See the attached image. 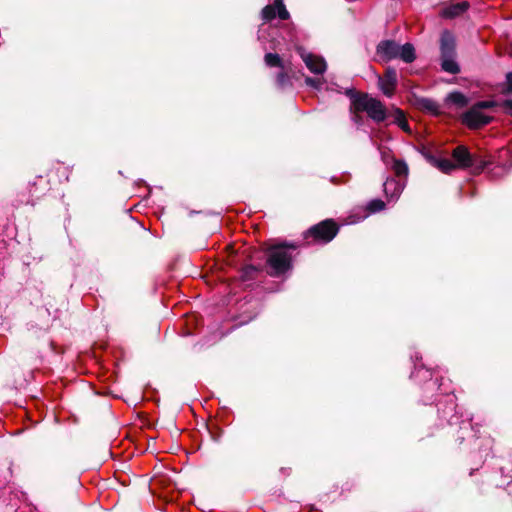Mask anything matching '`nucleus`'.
Returning <instances> with one entry per match:
<instances>
[{"mask_svg":"<svg viewBox=\"0 0 512 512\" xmlns=\"http://www.w3.org/2000/svg\"><path fill=\"white\" fill-rule=\"evenodd\" d=\"M394 122L405 132H410V127L405 119V115L402 110L396 109L393 114Z\"/></svg>","mask_w":512,"mask_h":512,"instance_id":"15","label":"nucleus"},{"mask_svg":"<svg viewBox=\"0 0 512 512\" xmlns=\"http://www.w3.org/2000/svg\"><path fill=\"white\" fill-rule=\"evenodd\" d=\"M475 105L478 106L481 110H483V109L495 107L497 105V102L492 101V100L480 101V102L476 103Z\"/></svg>","mask_w":512,"mask_h":512,"instance_id":"23","label":"nucleus"},{"mask_svg":"<svg viewBox=\"0 0 512 512\" xmlns=\"http://www.w3.org/2000/svg\"><path fill=\"white\" fill-rule=\"evenodd\" d=\"M447 101L455 104L458 107H463L467 104V98L460 92H453L447 96Z\"/></svg>","mask_w":512,"mask_h":512,"instance_id":"16","label":"nucleus"},{"mask_svg":"<svg viewBox=\"0 0 512 512\" xmlns=\"http://www.w3.org/2000/svg\"><path fill=\"white\" fill-rule=\"evenodd\" d=\"M415 49L412 44L406 43L399 47L398 57L406 63H411L415 60Z\"/></svg>","mask_w":512,"mask_h":512,"instance_id":"12","label":"nucleus"},{"mask_svg":"<svg viewBox=\"0 0 512 512\" xmlns=\"http://www.w3.org/2000/svg\"><path fill=\"white\" fill-rule=\"evenodd\" d=\"M267 263L270 274L278 276L287 271L291 266V254L286 245L272 246L268 250Z\"/></svg>","mask_w":512,"mask_h":512,"instance_id":"1","label":"nucleus"},{"mask_svg":"<svg viewBox=\"0 0 512 512\" xmlns=\"http://www.w3.org/2000/svg\"><path fill=\"white\" fill-rule=\"evenodd\" d=\"M353 106L355 111H365L376 122H382L386 119L385 106L379 100L366 94L356 97L353 101Z\"/></svg>","mask_w":512,"mask_h":512,"instance_id":"2","label":"nucleus"},{"mask_svg":"<svg viewBox=\"0 0 512 512\" xmlns=\"http://www.w3.org/2000/svg\"><path fill=\"white\" fill-rule=\"evenodd\" d=\"M506 84H507V92H512V72L508 73L506 76Z\"/></svg>","mask_w":512,"mask_h":512,"instance_id":"24","label":"nucleus"},{"mask_svg":"<svg viewBox=\"0 0 512 512\" xmlns=\"http://www.w3.org/2000/svg\"><path fill=\"white\" fill-rule=\"evenodd\" d=\"M337 232L338 226L335 222L332 220H324L311 227L305 233V239L308 243H311L309 238H312L313 242L328 243L336 236Z\"/></svg>","mask_w":512,"mask_h":512,"instance_id":"3","label":"nucleus"},{"mask_svg":"<svg viewBox=\"0 0 512 512\" xmlns=\"http://www.w3.org/2000/svg\"><path fill=\"white\" fill-rule=\"evenodd\" d=\"M487 164H488V162L486 160H484L480 156L474 155V166H472L471 168L473 169V171L475 173L478 174V173H481L485 169Z\"/></svg>","mask_w":512,"mask_h":512,"instance_id":"20","label":"nucleus"},{"mask_svg":"<svg viewBox=\"0 0 512 512\" xmlns=\"http://www.w3.org/2000/svg\"><path fill=\"white\" fill-rule=\"evenodd\" d=\"M384 190L386 193H388L389 190H393L392 197L397 198L402 192V187L398 182H396L394 180H390V181L385 182Z\"/></svg>","mask_w":512,"mask_h":512,"instance_id":"18","label":"nucleus"},{"mask_svg":"<svg viewBox=\"0 0 512 512\" xmlns=\"http://www.w3.org/2000/svg\"><path fill=\"white\" fill-rule=\"evenodd\" d=\"M400 45L394 41H382L377 46V55L384 61L398 57Z\"/></svg>","mask_w":512,"mask_h":512,"instance_id":"9","label":"nucleus"},{"mask_svg":"<svg viewBox=\"0 0 512 512\" xmlns=\"http://www.w3.org/2000/svg\"><path fill=\"white\" fill-rule=\"evenodd\" d=\"M394 170L397 175H406L408 173V167L402 161H395Z\"/></svg>","mask_w":512,"mask_h":512,"instance_id":"21","label":"nucleus"},{"mask_svg":"<svg viewBox=\"0 0 512 512\" xmlns=\"http://www.w3.org/2000/svg\"><path fill=\"white\" fill-rule=\"evenodd\" d=\"M506 112L512 116V100H507L503 103Z\"/></svg>","mask_w":512,"mask_h":512,"instance_id":"25","label":"nucleus"},{"mask_svg":"<svg viewBox=\"0 0 512 512\" xmlns=\"http://www.w3.org/2000/svg\"><path fill=\"white\" fill-rule=\"evenodd\" d=\"M432 164L435 167H437L440 171H442L443 173H451L452 171L456 170V166H455L454 162L447 158H442V159L433 158Z\"/></svg>","mask_w":512,"mask_h":512,"instance_id":"13","label":"nucleus"},{"mask_svg":"<svg viewBox=\"0 0 512 512\" xmlns=\"http://www.w3.org/2000/svg\"><path fill=\"white\" fill-rule=\"evenodd\" d=\"M441 57L455 56V40L451 33L444 31L441 36Z\"/></svg>","mask_w":512,"mask_h":512,"instance_id":"10","label":"nucleus"},{"mask_svg":"<svg viewBox=\"0 0 512 512\" xmlns=\"http://www.w3.org/2000/svg\"><path fill=\"white\" fill-rule=\"evenodd\" d=\"M297 52L312 73L322 74L326 71L327 65L323 57L307 52L302 47H298Z\"/></svg>","mask_w":512,"mask_h":512,"instance_id":"5","label":"nucleus"},{"mask_svg":"<svg viewBox=\"0 0 512 512\" xmlns=\"http://www.w3.org/2000/svg\"><path fill=\"white\" fill-rule=\"evenodd\" d=\"M442 69L446 72L456 74L459 72V66L456 63L454 56H444L442 57Z\"/></svg>","mask_w":512,"mask_h":512,"instance_id":"14","label":"nucleus"},{"mask_svg":"<svg viewBox=\"0 0 512 512\" xmlns=\"http://www.w3.org/2000/svg\"><path fill=\"white\" fill-rule=\"evenodd\" d=\"M379 86L382 92L391 97L394 94L397 84V73L393 68H387L383 77H379Z\"/></svg>","mask_w":512,"mask_h":512,"instance_id":"8","label":"nucleus"},{"mask_svg":"<svg viewBox=\"0 0 512 512\" xmlns=\"http://www.w3.org/2000/svg\"><path fill=\"white\" fill-rule=\"evenodd\" d=\"M452 157L456 169H467L474 166V155L463 145L457 146L453 150Z\"/></svg>","mask_w":512,"mask_h":512,"instance_id":"7","label":"nucleus"},{"mask_svg":"<svg viewBox=\"0 0 512 512\" xmlns=\"http://www.w3.org/2000/svg\"><path fill=\"white\" fill-rule=\"evenodd\" d=\"M492 120V117L484 114L482 110L473 105L467 112L462 115V122L472 129L480 128L487 125Z\"/></svg>","mask_w":512,"mask_h":512,"instance_id":"4","label":"nucleus"},{"mask_svg":"<svg viewBox=\"0 0 512 512\" xmlns=\"http://www.w3.org/2000/svg\"><path fill=\"white\" fill-rule=\"evenodd\" d=\"M306 83H307V84H310V85H314L315 80H313V79H311V78H307V79H306Z\"/></svg>","mask_w":512,"mask_h":512,"instance_id":"27","label":"nucleus"},{"mask_svg":"<svg viewBox=\"0 0 512 512\" xmlns=\"http://www.w3.org/2000/svg\"><path fill=\"white\" fill-rule=\"evenodd\" d=\"M468 7L469 5L466 1L453 3L446 6L442 10L441 15L445 18H454L463 14L468 9Z\"/></svg>","mask_w":512,"mask_h":512,"instance_id":"11","label":"nucleus"},{"mask_svg":"<svg viewBox=\"0 0 512 512\" xmlns=\"http://www.w3.org/2000/svg\"><path fill=\"white\" fill-rule=\"evenodd\" d=\"M286 81V74L281 72L277 76V82L279 85L283 86Z\"/></svg>","mask_w":512,"mask_h":512,"instance_id":"26","label":"nucleus"},{"mask_svg":"<svg viewBox=\"0 0 512 512\" xmlns=\"http://www.w3.org/2000/svg\"><path fill=\"white\" fill-rule=\"evenodd\" d=\"M384 202L381 200H373L369 203L368 209L370 212H378L384 209Z\"/></svg>","mask_w":512,"mask_h":512,"instance_id":"22","label":"nucleus"},{"mask_svg":"<svg viewBox=\"0 0 512 512\" xmlns=\"http://www.w3.org/2000/svg\"><path fill=\"white\" fill-rule=\"evenodd\" d=\"M276 16L282 20H287L289 18V12L283 3V0H274L272 5H267L262 10V18L265 21H271Z\"/></svg>","mask_w":512,"mask_h":512,"instance_id":"6","label":"nucleus"},{"mask_svg":"<svg viewBox=\"0 0 512 512\" xmlns=\"http://www.w3.org/2000/svg\"><path fill=\"white\" fill-rule=\"evenodd\" d=\"M421 104L425 110L431 112L432 114H437L439 112V105L433 100L423 99Z\"/></svg>","mask_w":512,"mask_h":512,"instance_id":"19","label":"nucleus"},{"mask_svg":"<svg viewBox=\"0 0 512 512\" xmlns=\"http://www.w3.org/2000/svg\"><path fill=\"white\" fill-rule=\"evenodd\" d=\"M264 61L269 67H283L282 60L278 54L267 53L264 57Z\"/></svg>","mask_w":512,"mask_h":512,"instance_id":"17","label":"nucleus"}]
</instances>
